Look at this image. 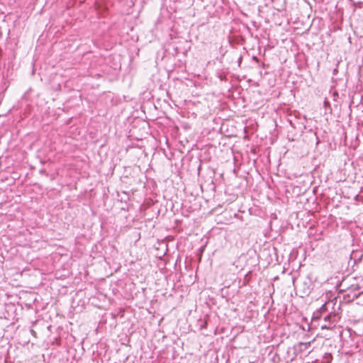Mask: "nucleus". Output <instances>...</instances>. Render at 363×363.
Instances as JSON below:
<instances>
[{
	"instance_id": "3",
	"label": "nucleus",
	"mask_w": 363,
	"mask_h": 363,
	"mask_svg": "<svg viewBox=\"0 0 363 363\" xmlns=\"http://www.w3.org/2000/svg\"><path fill=\"white\" fill-rule=\"evenodd\" d=\"M333 359V356L330 353H325L323 356V359L321 360V363H331Z\"/></svg>"
},
{
	"instance_id": "4",
	"label": "nucleus",
	"mask_w": 363,
	"mask_h": 363,
	"mask_svg": "<svg viewBox=\"0 0 363 363\" xmlns=\"http://www.w3.org/2000/svg\"><path fill=\"white\" fill-rule=\"evenodd\" d=\"M253 59H254V60H257V61L258 60L257 57H254Z\"/></svg>"
},
{
	"instance_id": "2",
	"label": "nucleus",
	"mask_w": 363,
	"mask_h": 363,
	"mask_svg": "<svg viewBox=\"0 0 363 363\" xmlns=\"http://www.w3.org/2000/svg\"><path fill=\"white\" fill-rule=\"evenodd\" d=\"M327 311L326 304H323L320 308L313 313V319H320L322 315Z\"/></svg>"
},
{
	"instance_id": "1",
	"label": "nucleus",
	"mask_w": 363,
	"mask_h": 363,
	"mask_svg": "<svg viewBox=\"0 0 363 363\" xmlns=\"http://www.w3.org/2000/svg\"><path fill=\"white\" fill-rule=\"evenodd\" d=\"M337 315L335 313L330 312L323 318V323L320 325L321 329H332L337 322Z\"/></svg>"
}]
</instances>
